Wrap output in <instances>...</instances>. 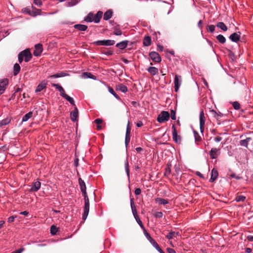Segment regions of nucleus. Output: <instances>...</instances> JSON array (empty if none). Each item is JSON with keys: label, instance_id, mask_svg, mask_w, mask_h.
Here are the masks:
<instances>
[{"label": "nucleus", "instance_id": "nucleus-48", "mask_svg": "<svg viewBox=\"0 0 253 253\" xmlns=\"http://www.w3.org/2000/svg\"><path fill=\"white\" fill-rule=\"evenodd\" d=\"M143 230H144V235H145V237L149 241V242H150L152 240H153V239L151 237V236H150V234L148 233L146 231L145 228Z\"/></svg>", "mask_w": 253, "mask_h": 253}, {"label": "nucleus", "instance_id": "nucleus-5", "mask_svg": "<svg viewBox=\"0 0 253 253\" xmlns=\"http://www.w3.org/2000/svg\"><path fill=\"white\" fill-rule=\"evenodd\" d=\"M130 122L129 121H128L127 124L125 137V144L126 146L128 144L130 140Z\"/></svg>", "mask_w": 253, "mask_h": 253}, {"label": "nucleus", "instance_id": "nucleus-3", "mask_svg": "<svg viewBox=\"0 0 253 253\" xmlns=\"http://www.w3.org/2000/svg\"><path fill=\"white\" fill-rule=\"evenodd\" d=\"M200 119V129L201 132L202 133L204 130L205 124L206 121V118L205 116L204 111L202 110L200 111L199 115Z\"/></svg>", "mask_w": 253, "mask_h": 253}, {"label": "nucleus", "instance_id": "nucleus-25", "mask_svg": "<svg viewBox=\"0 0 253 253\" xmlns=\"http://www.w3.org/2000/svg\"><path fill=\"white\" fill-rule=\"evenodd\" d=\"M113 11L111 9L106 11L103 15V19L105 21L109 20L112 16Z\"/></svg>", "mask_w": 253, "mask_h": 253}, {"label": "nucleus", "instance_id": "nucleus-59", "mask_svg": "<svg viewBox=\"0 0 253 253\" xmlns=\"http://www.w3.org/2000/svg\"><path fill=\"white\" fill-rule=\"evenodd\" d=\"M141 190L140 188H136L134 191V193L136 195H139L140 194Z\"/></svg>", "mask_w": 253, "mask_h": 253}, {"label": "nucleus", "instance_id": "nucleus-13", "mask_svg": "<svg viewBox=\"0 0 253 253\" xmlns=\"http://www.w3.org/2000/svg\"><path fill=\"white\" fill-rule=\"evenodd\" d=\"M35 49L33 52L34 55L35 56H40L43 50L42 45L40 43L36 44L35 45Z\"/></svg>", "mask_w": 253, "mask_h": 253}, {"label": "nucleus", "instance_id": "nucleus-30", "mask_svg": "<svg viewBox=\"0 0 253 253\" xmlns=\"http://www.w3.org/2000/svg\"><path fill=\"white\" fill-rule=\"evenodd\" d=\"M155 202L159 204L165 205L169 204V201L167 200L161 198H157L155 199Z\"/></svg>", "mask_w": 253, "mask_h": 253}, {"label": "nucleus", "instance_id": "nucleus-29", "mask_svg": "<svg viewBox=\"0 0 253 253\" xmlns=\"http://www.w3.org/2000/svg\"><path fill=\"white\" fill-rule=\"evenodd\" d=\"M143 44L144 46H148L151 45V37L149 36H146L145 37L143 41Z\"/></svg>", "mask_w": 253, "mask_h": 253}, {"label": "nucleus", "instance_id": "nucleus-33", "mask_svg": "<svg viewBox=\"0 0 253 253\" xmlns=\"http://www.w3.org/2000/svg\"><path fill=\"white\" fill-rule=\"evenodd\" d=\"M216 26L223 30V31H226L228 29L227 26L225 25V24L222 22H218L216 24Z\"/></svg>", "mask_w": 253, "mask_h": 253}, {"label": "nucleus", "instance_id": "nucleus-56", "mask_svg": "<svg viewBox=\"0 0 253 253\" xmlns=\"http://www.w3.org/2000/svg\"><path fill=\"white\" fill-rule=\"evenodd\" d=\"M155 216L157 218H161L163 216V213L161 211H158L155 213Z\"/></svg>", "mask_w": 253, "mask_h": 253}, {"label": "nucleus", "instance_id": "nucleus-18", "mask_svg": "<svg viewBox=\"0 0 253 253\" xmlns=\"http://www.w3.org/2000/svg\"><path fill=\"white\" fill-rule=\"evenodd\" d=\"M79 183L80 186L81 191L82 193H85L86 192V185L85 182L81 178H79Z\"/></svg>", "mask_w": 253, "mask_h": 253}, {"label": "nucleus", "instance_id": "nucleus-14", "mask_svg": "<svg viewBox=\"0 0 253 253\" xmlns=\"http://www.w3.org/2000/svg\"><path fill=\"white\" fill-rule=\"evenodd\" d=\"M41 186V183L39 181H35L32 183L30 191L31 192H37L40 189Z\"/></svg>", "mask_w": 253, "mask_h": 253}, {"label": "nucleus", "instance_id": "nucleus-51", "mask_svg": "<svg viewBox=\"0 0 253 253\" xmlns=\"http://www.w3.org/2000/svg\"><path fill=\"white\" fill-rule=\"evenodd\" d=\"M93 44L95 45H104V40L95 41Z\"/></svg>", "mask_w": 253, "mask_h": 253}, {"label": "nucleus", "instance_id": "nucleus-39", "mask_svg": "<svg viewBox=\"0 0 253 253\" xmlns=\"http://www.w3.org/2000/svg\"><path fill=\"white\" fill-rule=\"evenodd\" d=\"M115 42L114 40H104V45L110 46L115 44Z\"/></svg>", "mask_w": 253, "mask_h": 253}, {"label": "nucleus", "instance_id": "nucleus-1", "mask_svg": "<svg viewBox=\"0 0 253 253\" xmlns=\"http://www.w3.org/2000/svg\"><path fill=\"white\" fill-rule=\"evenodd\" d=\"M84 200V212L82 215V218L83 220H85L88 214L89 211V201L86 192H84L82 193Z\"/></svg>", "mask_w": 253, "mask_h": 253}, {"label": "nucleus", "instance_id": "nucleus-7", "mask_svg": "<svg viewBox=\"0 0 253 253\" xmlns=\"http://www.w3.org/2000/svg\"><path fill=\"white\" fill-rule=\"evenodd\" d=\"M210 158L211 159H216L218 156L220 154V149L216 148H211L209 153Z\"/></svg>", "mask_w": 253, "mask_h": 253}, {"label": "nucleus", "instance_id": "nucleus-12", "mask_svg": "<svg viewBox=\"0 0 253 253\" xmlns=\"http://www.w3.org/2000/svg\"><path fill=\"white\" fill-rule=\"evenodd\" d=\"M51 85L53 87H55L56 89L58 90V91L60 92V96H62L63 98H65L68 95L67 94H66L64 88L60 84H52Z\"/></svg>", "mask_w": 253, "mask_h": 253}, {"label": "nucleus", "instance_id": "nucleus-4", "mask_svg": "<svg viewBox=\"0 0 253 253\" xmlns=\"http://www.w3.org/2000/svg\"><path fill=\"white\" fill-rule=\"evenodd\" d=\"M182 82L181 77L178 75H175L174 80V90L175 92H177L181 85Z\"/></svg>", "mask_w": 253, "mask_h": 253}, {"label": "nucleus", "instance_id": "nucleus-54", "mask_svg": "<svg viewBox=\"0 0 253 253\" xmlns=\"http://www.w3.org/2000/svg\"><path fill=\"white\" fill-rule=\"evenodd\" d=\"M170 117H171V119L173 120H176L175 112L174 110L171 111Z\"/></svg>", "mask_w": 253, "mask_h": 253}, {"label": "nucleus", "instance_id": "nucleus-62", "mask_svg": "<svg viewBox=\"0 0 253 253\" xmlns=\"http://www.w3.org/2000/svg\"><path fill=\"white\" fill-rule=\"evenodd\" d=\"M167 250L169 253H176L175 251L173 249L168 248Z\"/></svg>", "mask_w": 253, "mask_h": 253}, {"label": "nucleus", "instance_id": "nucleus-44", "mask_svg": "<svg viewBox=\"0 0 253 253\" xmlns=\"http://www.w3.org/2000/svg\"><path fill=\"white\" fill-rule=\"evenodd\" d=\"M206 29L210 33H212L215 30V26L213 25H208Z\"/></svg>", "mask_w": 253, "mask_h": 253}, {"label": "nucleus", "instance_id": "nucleus-61", "mask_svg": "<svg viewBox=\"0 0 253 253\" xmlns=\"http://www.w3.org/2000/svg\"><path fill=\"white\" fill-rule=\"evenodd\" d=\"M103 54L107 56H110L113 54V51L112 50H109L104 52Z\"/></svg>", "mask_w": 253, "mask_h": 253}, {"label": "nucleus", "instance_id": "nucleus-40", "mask_svg": "<svg viewBox=\"0 0 253 253\" xmlns=\"http://www.w3.org/2000/svg\"><path fill=\"white\" fill-rule=\"evenodd\" d=\"M65 99L66 100H67L71 105H72L73 106L75 107H76V105H75V101H74V99H73V98L69 96V95H67L65 98Z\"/></svg>", "mask_w": 253, "mask_h": 253}, {"label": "nucleus", "instance_id": "nucleus-58", "mask_svg": "<svg viewBox=\"0 0 253 253\" xmlns=\"http://www.w3.org/2000/svg\"><path fill=\"white\" fill-rule=\"evenodd\" d=\"M24 250V249L22 248H20L18 250H15L14 251H13V252H12V253H21L23 252V251Z\"/></svg>", "mask_w": 253, "mask_h": 253}, {"label": "nucleus", "instance_id": "nucleus-42", "mask_svg": "<svg viewBox=\"0 0 253 253\" xmlns=\"http://www.w3.org/2000/svg\"><path fill=\"white\" fill-rule=\"evenodd\" d=\"M83 75V76H86L87 78L91 79H93V80H95L96 78V76L92 75L91 73H88V72L84 73Z\"/></svg>", "mask_w": 253, "mask_h": 253}, {"label": "nucleus", "instance_id": "nucleus-37", "mask_svg": "<svg viewBox=\"0 0 253 253\" xmlns=\"http://www.w3.org/2000/svg\"><path fill=\"white\" fill-rule=\"evenodd\" d=\"M10 119L9 118H5L0 121V127L3 126L8 125L10 122Z\"/></svg>", "mask_w": 253, "mask_h": 253}, {"label": "nucleus", "instance_id": "nucleus-24", "mask_svg": "<svg viewBox=\"0 0 253 253\" xmlns=\"http://www.w3.org/2000/svg\"><path fill=\"white\" fill-rule=\"evenodd\" d=\"M68 74L64 72H61L55 74H53L52 75H50L49 76V78H61V77H64L65 76H68Z\"/></svg>", "mask_w": 253, "mask_h": 253}, {"label": "nucleus", "instance_id": "nucleus-20", "mask_svg": "<svg viewBox=\"0 0 253 253\" xmlns=\"http://www.w3.org/2000/svg\"><path fill=\"white\" fill-rule=\"evenodd\" d=\"M116 89L123 93H126L128 90L127 86L123 84H120L118 85H117L116 86Z\"/></svg>", "mask_w": 253, "mask_h": 253}, {"label": "nucleus", "instance_id": "nucleus-27", "mask_svg": "<svg viewBox=\"0 0 253 253\" xmlns=\"http://www.w3.org/2000/svg\"><path fill=\"white\" fill-rule=\"evenodd\" d=\"M130 207H131L132 212L134 216V217L138 216L137 213L136 209L134 205L133 199H130Z\"/></svg>", "mask_w": 253, "mask_h": 253}, {"label": "nucleus", "instance_id": "nucleus-8", "mask_svg": "<svg viewBox=\"0 0 253 253\" xmlns=\"http://www.w3.org/2000/svg\"><path fill=\"white\" fill-rule=\"evenodd\" d=\"M172 139L173 141L176 143H180L181 141L180 136L177 135L176 130L175 126L174 125L172 126Z\"/></svg>", "mask_w": 253, "mask_h": 253}, {"label": "nucleus", "instance_id": "nucleus-10", "mask_svg": "<svg viewBox=\"0 0 253 253\" xmlns=\"http://www.w3.org/2000/svg\"><path fill=\"white\" fill-rule=\"evenodd\" d=\"M79 117V111L77 107H74V110L70 112V119L72 122H75L77 121Z\"/></svg>", "mask_w": 253, "mask_h": 253}, {"label": "nucleus", "instance_id": "nucleus-31", "mask_svg": "<svg viewBox=\"0 0 253 253\" xmlns=\"http://www.w3.org/2000/svg\"><path fill=\"white\" fill-rule=\"evenodd\" d=\"M252 138L251 137H247L246 139L244 140H241L240 141V144L242 146L247 148L249 142L251 140Z\"/></svg>", "mask_w": 253, "mask_h": 253}, {"label": "nucleus", "instance_id": "nucleus-2", "mask_svg": "<svg viewBox=\"0 0 253 253\" xmlns=\"http://www.w3.org/2000/svg\"><path fill=\"white\" fill-rule=\"evenodd\" d=\"M169 118V113L168 111H163L158 115L157 117V121L162 123L164 122L167 121Z\"/></svg>", "mask_w": 253, "mask_h": 253}, {"label": "nucleus", "instance_id": "nucleus-45", "mask_svg": "<svg viewBox=\"0 0 253 253\" xmlns=\"http://www.w3.org/2000/svg\"><path fill=\"white\" fill-rule=\"evenodd\" d=\"M58 231V229L57 228L54 226V225H52L51 227H50V234L52 235H54L56 234V233Z\"/></svg>", "mask_w": 253, "mask_h": 253}, {"label": "nucleus", "instance_id": "nucleus-35", "mask_svg": "<svg viewBox=\"0 0 253 253\" xmlns=\"http://www.w3.org/2000/svg\"><path fill=\"white\" fill-rule=\"evenodd\" d=\"M84 21L87 22H93V14L91 12H90L85 18Z\"/></svg>", "mask_w": 253, "mask_h": 253}, {"label": "nucleus", "instance_id": "nucleus-9", "mask_svg": "<svg viewBox=\"0 0 253 253\" xmlns=\"http://www.w3.org/2000/svg\"><path fill=\"white\" fill-rule=\"evenodd\" d=\"M22 55L24 58L26 62H29L32 58V55L29 49H26L21 51Z\"/></svg>", "mask_w": 253, "mask_h": 253}, {"label": "nucleus", "instance_id": "nucleus-47", "mask_svg": "<svg viewBox=\"0 0 253 253\" xmlns=\"http://www.w3.org/2000/svg\"><path fill=\"white\" fill-rule=\"evenodd\" d=\"M193 133L194 134L195 140V141H201V137L199 135V133L195 130L193 131Z\"/></svg>", "mask_w": 253, "mask_h": 253}, {"label": "nucleus", "instance_id": "nucleus-22", "mask_svg": "<svg viewBox=\"0 0 253 253\" xmlns=\"http://www.w3.org/2000/svg\"><path fill=\"white\" fill-rule=\"evenodd\" d=\"M218 175V173L217 171L214 169H212L211 172V177L210 179V181L211 182H213L215 179H216Z\"/></svg>", "mask_w": 253, "mask_h": 253}, {"label": "nucleus", "instance_id": "nucleus-63", "mask_svg": "<svg viewBox=\"0 0 253 253\" xmlns=\"http://www.w3.org/2000/svg\"><path fill=\"white\" fill-rule=\"evenodd\" d=\"M94 122L97 125H100L102 123V120L101 119H97L94 121Z\"/></svg>", "mask_w": 253, "mask_h": 253}, {"label": "nucleus", "instance_id": "nucleus-60", "mask_svg": "<svg viewBox=\"0 0 253 253\" xmlns=\"http://www.w3.org/2000/svg\"><path fill=\"white\" fill-rule=\"evenodd\" d=\"M222 140V137L219 136H217L214 138V140L216 142H220Z\"/></svg>", "mask_w": 253, "mask_h": 253}, {"label": "nucleus", "instance_id": "nucleus-43", "mask_svg": "<svg viewBox=\"0 0 253 253\" xmlns=\"http://www.w3.org/2000/svg\"><path fill=\"white\" fill-rule=\"evenodd\" d=\"M175 234L177 235V233H176L175 232L171 231L166 235V237L168 239L170 240L175 237Z\"/></svg>", "mask_w": 253, "mask_h": 253}, {"label": "nucleus", "instance_id": "nucleus-23", "mask_svg": "<svg viewBox=\"0 0 253 253\" xmlns=\"http://www.w3.org/2000/svg\"><path fill=\"white\" fill-rule=\"evenodd\" d=\"M125 171L127 175V177L128 178V180L130 182V171H129V163L127 159H126L125 162Z\"/></svg>", "mask_w": 253, "mask_h": 253}, {"label": "nucleus", "instance_id": "nucleus-50", "mask_svg": "<svg viewBox=\"0 0 253 253\" xmlns=\"http://www.w3.org/2000/svg\"><path fill=\"white\" fill-rule=\"evenodd\" d=\"M232 105L235 110H239L240 108V105L237 101H235L232 103Z\"/></svg>", "mask_w": 253, "mask_h": 253}, {"label": "nucleus", "instance_id": "nucleus-16", "mask_svg": "<svg viewBox=\"0 0 253 253\" xmlns=\"http://www.w3.org/2000/svg\"><path fill=\"white\" fill-rule=\"evenodd\" d=\"M240 38V33L238 32L237 33H234L232 34H231L230 37L229 39L234 42H237L238 41H239Z\"/></svg>", "mask_w": 253, "mask_h": 253}, {"label": "nucleus", "instance_id": "nucleus-57", "mask_svg": "<svg viewBox=\"0 0 253 253\" xmlns=\"http://www.w3.org/2000/svg\"><path fill=\"white\" fill-rule=\"evenodd\" d=\"M34 3L38 6H40L42 5V2L41 0H34Z\"/></svg>", "mask_w": 253, "mask_h": 253}, {"label": "nucleus", "instance_id": "nucleus-21", "mask_svg": "<svg viewBox=\"0 0 253 253\" xmlns=\"http://www.w3.org/2000/svg\"><path fill=\"white\" fill-rule=\"evenodd\" d=\"M128 43V42L127 41H123L117 43L116 46L117 47L123 50L126 47Z\"/></svg>", "mask_w": 253, "mask_h": 253}, {"label": "nucleus", "instance_id": "nucleus-36", "mask_svg": "<svg viewBox=\"0 0 253 253\" xmlns=\"http://www.w3.org/2000/svg\"><path fill=\"white\" fill-rule=\"evenodd\" d=\"M33 115V112L30 111L29 113L25 114L22 118V122H27L29 119H30Z\"/></svg>", "mask_w": 253, "mask_h": 253}, {"label": "nucleus", "instance_id": "nucleus-41", "mask_svg": "<svg viewBox=\"0 0 253 253\" xmlns=\"http://www.w3.org/2000/svg\"><path fill=\"white\" fill-rule=\"evenodd\" d=\"M246 200V197L243 195L237 196L235 198V201L237 202H244Z\"/></svg>", "mask_w": 253, "mask_h": 253}, {"label": "nucleus", "instance_id": "nucleus-26", "mask_svg": "<svg viewBox=\"0 0 253 253\" xmlns=\"http://www.w3.org/2000/svg\"><path fill=\"white\" fill-rule=\"evenodd\" d=\"M75 29L80 31H85L87 29V26L83 24H76L74 26Z\"/></svg>", "mask_w": 253, "mask_h": 253}, {"label": "nucleus", "instance_id": "nucleus-19", "mask_svg": "<svg viewBox=\"0 0 253 253\" xmlns=\"http://www.w3.org/2000/svg\"><path fill=\"white\" fill-rule=\"evenodd\" d=\"M152 246L159 253H165L159 247L158 243L153 239L150 242Z\"/></svg>", "mask_w": 253, "mask_h": 253}, {"label": "nucleus", "instance_id": "nucleus-6", "mask_svg": "<svg viewBox=\"0 0 253 253\" xmlns=\"http://www.w3.org/2000/svg\"><path fill=\"white\" fill-rule=\"evenodd\" d=\"M149 56L154 62L159 63L161 61V57L159 54L155 51H151L149 53Z\"/></svg>", "mask_w": 253, "mask_h": 253}, {"label": "nucleus", "instance_id": "nucleus-15", "mask_svg": "<svg viewBox=\"0 0 253 253\" xmlns=\"http://www.w3.org/2000/svg\"><path fill=\"white\" fill-rule=\"evenodd\" d=\"M103 12L98 11L96 14H93V22L95 23H98L102 17Z\"/></svg>", "mask_w": 253, "mask_h": 253}, {"label": "nucleus", "instance_id": "nucleus-46", "mask_svg": "<svg viewBox=\"0 0 253 253\" xmlns=\"http://www.w3.org/2000/svg\"><path fill=\"white\" fill-rule=\"evenodd\" d=\"M78 3V0H70L67 3V6L69 7L75 5Z\"/></svg>", "mask_w": 253, "mask_h": 253}, {"label": "nucleus", "instance_id": "nucleus-55", "mask_svg": "<svg viewBox=\"0 0 253 253\" xmlns=\"http://www.w3.org/2000/svg\"><path fill=\"white\" fill-rule=\"evenodd\" d=\"M116 36H121L122 34V32L119 29H115L114 33Z\"/></svg>", "mask_w": 253, "mask_h": 253}, {"label": "nucleus", "instance_id": "nucleus-34", "mask_svg": "<svg viewBox=\"0 0 253 253\" xmlns=\"http://www.w3.org/2000/svg\"><path fill=\"white\" fill-rule=\"evenodd\" d=\"M108 89L109 92L112 94L117 100H121V98L118 95H117L115 91L114 90L113 88L111 87L110 86L108 87Z\"/></svg>", "mask_w": 253, "mask_h": 253}, {"label": "nucleus", "instance_id": "nucleus-53", "mask_svg": "<svg viewBox=\"0 0 253 253\" xmlns=\"http://www.w3.org/2000/svg\"><path fill=\"white\" fill-rule=\"evenodd\" d=\"M23 56L22 55V53H21V52L18 54V61L20 63H21L23 60Z\"/></svg>", "mask_w": 253, "mask_h": 253}, {"label": "nucleus", "instance_id": "nucleus-32", "mask_svg": "<svg viewBox=\"0 0 253 253\" xmlns=\"http://www.w3.org/2000/svg\"><path fill=\"white\" fill-rule=\"evenodd\" d=\"M20 66L18 63H15L13 66V75L16 76L20 71Z\"/></svg>", "mask_w": 253, "mask_h": 253}, {"label": "nucleus", "instance_id": "nucleus-49", "mask_svg": "<svg viewBox=\"0 0 253 253\" xmlns=\"http://www.w3.org/2000/svg\"><path fill=\"white\" fill-rule=\"evenodd\" d=\"M134 218H135L137 223L139 224V225L140 226V227L142 229H144L145 227H144V225H143L142 221H141V220L139 218V217H138V216L134 217Z\"/></svg>", "mask_w": 253, "mask_h": 253}, {"label": "nucleus", "instance_id": "nucleus-28", "mask_svg": "<svg viewBox=\"0 0 253 253\" xmlns=\"http://www.w3.org/2000/svg\"><path fill=\"white\" fill-rule=\"evenodd\" d=\"M147 71L152 76L156 75L158 72V69L155 67H150L147 69Z\"/></svg>", "mask_w": 253, "mask_h": 253}, {"label": "nucleus", "instance_id": "nucleus-17", "mask_svg": "<svg viewBox=\"0 0 253 253\" xmlns=\"http://www.w3.org/2000/svg\"><path fill=\"white\" fill-rule=\"evenodd\" d=\"M47 84L44 81L42 82L40 84H38L36 89L35 90L36 92H38L41 91L42 89L45 88L46 87Z\"/></svg>", "mask_w": 253, "mask_h": 253}, {"label": "nucleus", "instance_id": "nucleus-64", "mask_svg": "<svg viewBox=\"0 0 253 253\" xmlns=\"http://www.w3.org/2000/svg\"><path fill=\"white\" fill-rule=\"evenodd\" d=\"M247 238L249 241L253 242V235H248Z\"/></svg>", "mask_w": 253, "mask_h": 253}, {"label": "nucleus", "instance_id": "nucleus-52", "mask_svg": "<svg viewBox=\"0 0 253 253\" xmlns=\"http://www.w3.org/2000/svg\"><path fill=\"white\" fill-rule=\"evenodd\" d=\"M17 217L16 215L14 216H11L9 217H8L7 219V222L8 223H12L14 221V219Z\"/></svg>", "mask_w": 253, "mask_h": 253}, {"label": "nucleus", "instance_id": "nucleus-11", "mask_svg": "<svg viewBox=\"0 0 253 253\" xmlns=\"http://www.w3.org/2000/svg\"><path fill=\"white\" fill-rule=\"evenodd\" d=\"M8 84V81L7 79H4L0 80V95L4 92Z\"/></svg>", "mask_w": 253, "mask_h": 253}, {"label": "nucleus", "instance_id": "nucleus-38", "mask_svg": "<svg viewBox=\"0 0 253 253\" xmlns=\"http://www.w3.org/2000/svg\"><path fill=\"white\" fill-rule=\"evenodd\" d=\"M216 39L221 43H224L226 42L225 38L222 35H218L216 36Z\"/></svg>", "mask_w": 253, "mask_h": 253}]
</instances>
